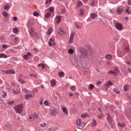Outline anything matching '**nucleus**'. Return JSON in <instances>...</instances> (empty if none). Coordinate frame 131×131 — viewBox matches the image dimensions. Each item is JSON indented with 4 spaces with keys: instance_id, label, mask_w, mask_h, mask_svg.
Instances as JSON below:
<instances>
[{
    "instance_id": "nucleus-52",
    "label": "nucleus",
    "mask_w": 131,
    "mask_h": 131,
    "mask_svg": "<svg viewBox=\"0 0 131 131\" xmlns=\"http://www.w3.org/2000/svg\"><path fill=\"white\" fill-rule=\"evenodd\" d=\"M74 25L76 27V28H77L78 29H79V26H78V25H77V23H74Z\"/></svg>"
},
{
    "instance_id": "nucleus-56",
    "label": "nucleus",
    "mask_w": 131,
    "mask_h": 131,
    "mask_svg": "<svg viewBox=\"0 0 131 131\" xmlns=\"http://www.w3.org/2000/svg\"><path fill=\"white\" fill-rule=\"evenodd\" d=\"M75 63H76V64L75 65V66H77V67H78L79 66V63L78 62V61H75Z\"/></svg>"
},
{
    "instance_id": "nucleus-28",
    "label": "nucleus",
    "mask_w": 131,
    "mask_h": 131,
    "mask_svg": "<svg viewBox=\"0 0 131 131\" xmlns=\"http://www.w3.org/2000/svg\"><path fill=\"white\" fill-rule=\"evenodd\" d=\"M7 96H8V94L7 93V92H5V91H3L2 92V98H6V97H7Z\"/></svg>"
},
{
    "instance_id": "nucleus-12",
    "label": "nucleus",
    "mask_w": 131,
    "mask_h": 131,
    "mask_svg": "<svg viewBox=\"0 0 131 131\" xmlns=\"http://www.w3.org/2000/svg\"><path fill=\"white\" fill-rule=\"evenodd\" d=\"M32 97H33V96L32 95V94H30V93H27L25 95V98L26 99V100L30 99V98H32Z\"/></svg>"
},
{
    "instance_id": "nucleus-47",
    "label": "nucleus",
    "mask_w": 131,
    "mask_h": 131,
    "mask_svg": "<svg viewBox=\"0 0 131 131\" xmlns=\"http://www.w3.org/2000/svg\"><path fill=\"white\" fill-rule=\"evenodd\" d=\"M79 14L81 16H82L84 14V12H83V9H80Z\"/></svg>"
},
{
    "instance_id": "nucleus-24",
    "label": "nucleus",
    "mask_w": 131,
    "mask_h": 131,
    "mask_svg": "<svg viewBox=\"0 0 131 131\" xmlns=\"http://www.w3.org/2000/svg\"><path fill=\"white\" fill-rule=\"evenodd\" d=\"M0 58H4L5 59H6L8 58V55H6L5 53H1Z\"/></svg>"
},
{
    "instance_id": "nucleus-40",
    "label": "nucleus",
    "mask_w": 131,
    "mask_h": 131,
    "mask_svg": "<svg viewBox=\"0 0 131 131\" xmlns=\"http://www.w3.org/2000/svg\"><path fill=\"white\" fill-rule=\"evenodd\" d=\"M118 125L120 127H124V126H125V125H124V123H118Z\"/></svg>"
},
{
    "instance_id": "nucleus-39",
    "label": "nucleus",
    "mask_w": 131,
    "mask_h": 131,
    "mask_svg": "<svg viewBox=\"0 0 131 131\" xmlns=\"http://www.w3.org/2000/svg\"><path fill=\"white\" fill-rule=\"evenodd\" d=\"M60 77H62V76H64L65 75V73H64V72H60L58 73Z\"/></svg>"
},
{
    "instance_id": "nucleus-26",
    "label": "nucleus",
    "mask_w": 131,
    "mask_h": 131,
    "mask_svg": "<svg viewBox=\"0 0 131 131\" xmlns=\"http://www.w3.org/2000/svg\"><path fill=\"white\" fill-rule=\"evenodd\" d=\"M117 12L118 14H122V12H123V9L118 8Z\"/></svg>"
},
{
    "instance_id": "nucleus-4",
    "label": "nucleus",
    "mask_w": 131,
    "mask_h": 131,
    "mask_svg": "<svg viewBox=\"0 0 131 131\" xmlns=\"http://www.w3.org/2000/svg\"><path fill=\"white\" fill-rule=\"evenodd\" d=\"M115 27L118 29V30L121 31L122 29H123V27L122 26V24L121 23H116L115 24Z\"/></svg>"
},
{
    "instance_id": "nucleus-61",
    "label": "nucleus",
    "mask_w": 131,
    "mask_h": 131,
    "mask_svg": "<svg viewBox=\"0 0 131 131\" xmlns=\"http://www.w3.org/2000/svg\"><path fill=\"white\" fill-rule=\"evenodd\" d=\"M14 40H15V41H18V40H19V38L18 37H15L14 38Z\"/></svg>"
},
{
    "instance_id": "nucleus-49",
    "label": "nucleus",
    "mask_w": 131,
    "mask_h": 131,
    "mask_svg": "<svg viewBox=\"0 0 131 131\" xmlns=\"http://www.w3.org/2000/svg\"><path fill=\"white\" fill-rule=\"evenodd\" d=\"M49 10L50 12H54L55 8L53 7H51L49 8Z\"/></svg>"
},
{
    "instance_id": "nucleus-43",
    "label": "nucleus",
    "mask_w": 131,
    "mask_h": 131,
    "mask_svg": "<svg viewBox=\"0 0 131 131\" xmlns=\"http://www.w3.org/2000/svg\"><path fill=\"white\" fill-rule=\"evenodd\" d=\"M50 16H51V13L50 12L47 13L46 14H45V18L46 19H48V18H49V17H50Z\"/></svg>"
},
{
    "instance_id": "nucleus-48",
    "label": "nucleus",
    "mask_w": 131,
    "mask_h": 131,
    "mask_svg": "<svg viewBox=\"0 0 131 131\" xmlns=\"http://www.w3.org/2000/svg\"><path fill=\"white\" fill-rule=\"evenodd\" d=\"M44 105H45V106H49L50 105V103H49V101L45 100L44 101Z\"/></svg>"
},
{
    "instance_id": "nucleus-21",
    "label": "nucleus",
    "mask_w": 131,
    "mask_h": 131,
    "mask_svg": "<svg viewBox=\"0 0 131 131\" xmlns=\"http://www.w3.org/2000/svg\"><path fill=\"white\" fill-rule=\"evenodd\" d=\"M90 16H91V18H92V19H96V18L97 17V14H96V13H92L90 14Z\"/></svg>"
},
{
    "instance_id": "nucleus-32",
    "label": "nucleus",
    "mask_w": 131,
    "mask_h": 131,
    "mask_svg": "<svg viewBox=\"0 0 131 131\" xmlns=\"http://www.w3.org/2000/svg\"><path fill=\"white\" fill-rule=\"evenodd\" d=\"M82 5H83V3H82V2L81 1H78L77 4V6L78 7H80L81 6H82Z\"/></svg>"
},
{
    "instance_id": "nucleus-60",
    "label": "nucleus",
    "mask_w": 131,
    "mask_h": 131,
    "mask_svg": "<svg viewBox=\"0 0 131 131\" xmlns=\"http://www.w3.org/2000/svg\"><path fill=\"white\" fill-rule=\"evenodd\" d=\"M99 23H104V22L103 21V19H102V18L99 19Z\"/></svg>"
},
{
    "instance_id": "nucleus-10",
    "label": "nucleus",
    "mask_w": 131,
    "mask_h": 131,
    "mask_svg": "<svg viewBox=\"0 0 131 131\" xmlns=\"http://www.w3.org/2000/svg\"><path fill=\"white\" fill-rule=\"evenodd\" d=\"M74 37V33H71V35L70 36V39L69 40V43H72L73 42V38Z\"/></svg>"
},
{
    "instance_id": "nucleus-34",
    "label": "nucleus",
    "mask_w": 131,
    "mask_h": 131,
    "mask_svg": "<svg viewBox=\"0 0 131 131\" xmlns=\"http://www.w3.org/2000/svg\"><path fill=\"white\" fill-rule=\"evenodd\" d=\"M107 121L109 122V123H112V118L110 116H108L107 118Z\"/></svg>"
},
{
    "instance_id": "nucleus-51",
    "label": "nucleus",
    "mask_w": 131,
    "mask_h": 131,
    "mask_svg": "<svg viewBox=\"0 0 131 131\" xmlns=\"http://www.w3.org/2000/svg\"><path fill=\"white\" fill-rule=\"evenodd\" d=\"M114 91L115 93H117V94H119V93H120V91H119V90H118V89H114Z\"/></svg>"
},
{
    "instance_id": "nucleus-46",
    "label": "nucleus",
    "mask_w": 131,
    "mask_h": 131,
    "mask_svg": "<svg viewBox=\"0 0 131 131\" xmlns=\"http://www.w3.org/2000/svg\"><path fill=\"white\" fill-rule=\"evenodd\" d=\"M71 91H76V87L74 85H72L71 86Z\"/></svg>"
},
{
    "instance_id": "nucleus-33",
    "label": "nucleus",
    "mask_w": 131,
    "mask_h": 131,
    "mask_svg": "<svg viewBox=\"0 0 131 131\" xmlns=\"http://www.w3.org/2000/svg\"><path fill=\"white\" fill-rule=\"evenodd\" d=\"M4 10H6V11H8V10L10 9V6L8 5H6L4 7Z\"/></svg>"
},
{
    "instance_id": "nucleus-16",
    "label": "nucleus",
    "mask_w": 131,
    "mask_h": 131,
    "mask_svg": "<svg viewBox=\"0 0 131 131\" xmlns=\"http://www.w3.org/2000/svg\"><path fill=\"white\" fill-rule=\"evenodd\" d=\"M81 125L79 126V129H82V128H83V127H84L85 126V125H86V122H83V123H81Z\"/></svg>"
},
{
    "instance_id": "nucleus-17",
    "label": "nucleus",
    "mask_w": 131,
    "mask_h": 131,
    "mask_svg": "<svg viewBox=\"0 0 131 131\" xmlns=\"http://www.w3.org/2000/svg\"><path fill=\"white\" fill-rule=\"evenodd\" d=\"M51 113L52 116H56V115H57V113H58V112L55 110H52L51 111Z\"/></svg>"
},
{
    "instance_id": "nucleus-30",
    "label": "nucleus",
    "mask_w": 131,
    "mask_h": 131,
    "mask_svg": "<svg viewBox=\"0 0 131 131\" xmlns=\"http://www.w3.org/2000/svg\"><path fill=\"white\" fill-rule=\"evenodd\" d=\"M82 118H86V117H89V114L88 113H84L81 115Z\"/></svg>"
},
{
    "instance_id": "nucleus-14",
    "label": "nucleus",
    "mask_w": 131,
    "mask_h": 131,
    "mask_svg": "<svg viewBox=\"0 0 131 131\" xmlns=\"http://www.w3.org/2000/svg\"><path fill=\"white\" fill-rule=\"evenodd\" d=\"M61 109L65 115H68V110H67V107L63 106L61 107Z\"/></svg>"
},
{
    "instance_id": "nucleus-23",
    "label": "nucleus",
    "mask_w": 131,
    "mask_h": 131,
    "mask_svg": "<svg viewBox=\"0 0 131 131\" xmlns=\"http://www.w3.org/2000/svg\"><path fill=\"white\" fill-rule=\"evenodd\" d=\"M76 123L77 124V128H79V125H81L80 124H81V121L80 120V119H78L77 120Z\"/></svg>"
},
{
    "instance_id": "nucleus-2",
    "label": "nucleus",
    "mask_w": 131,
    "mask_h": 131,
    "mask_svg": "<svg viewBox=\"0 0 131 131\" xmlns=\"http://www.w3.org/2000/svg\"><path fill=\"white\" fill-rule=\"evenodd\" d=\"M38 118V114L37 113H34V114H31L29 116V118L28 119V121L31 122V121H33L35 118Z\"/></svg>"
},
{
    "instance_id": "nucleus-38",
    "label": "nucleus",
    "mask_w": 131,
    "mask_h": 131,
    "mask_svg": "<svg viewBox=\"0 0 131 131\" xmlns=\"http://www.w3.org/2000/svg\"><path fill=\"white\" fill-rule=\"evenodd\" d=\"M15 103V101L14 100H11L7 102L8 105H13Z\"/></svg>"
},
{
    "instance_id": "nucleus-37",
    "label": "nucleus",
    "mask_w": 131,
    "mask_h": 131,
    "mask_svg": "<svg viewBox=\"0 0 131 131\" xmlns=\"http://www.w3.org/2000/svg\"><path fill=\"white\" fill-rule=\"evenodd\" d=\"M124 91H125V92H127V91H128V85H127V84L124 85Z\"/></svg>"
},
{
    "instance_id": "nucleus-7",
    "label": "nucleus",
    "mask_w": 131,
    "mask_h": 131,
    "mask_svg": "<svg viewBox=\"0 0 131 131\" xmlns=\"http://www.w3.org/2000/svg\"><path fill=\"white\" fill-rule=\"evenodd\" d=\"M55 39L54 38H51L49 39L48 41V45L49 47H52V46H55Z\"/></svg>"
},
{
    "instance_id": "nucleus-19",
    "label": "nucleus",
    "mask_w": 131,
    "mask_h": 131,
    "mask_svg": "<svg viewBox=\"0 0 131 131\" xmlns=\"http://www.w3.org/2000/svg\"><path fill=\"white\" fill-rule=\"evenodd\" d=\"M56 23H57V24H59V23L60 22H61V19L62 18V16H57L56 17Z\"/></svg>"
},
{
    "instance_id": "nucleus-45",
    "label": "nucleus",
    "mask_w": 131,
    "mask_h": 131,
    "mask_svg": "<svg viewBox=\"0 0 131 131\" xmlns=\"http://www.w3.org/2000/svg\"><path fill=\"white\" fill-rule=\"evenodd\" d=\"M74 52V50H73V49H69V50H68V53H69V54H73Z\"/></svg>"
},
{
    "instance_id": "nucleus-64",
    "label": "nucleus",
    "mask_w": 131,
    "mask_h": 131,
    "mask_svg": "<svg viewBox=\"0 0 131 131\" xmlns=\"http://www.w3.org/2000/svg\"><path fill=\"white\" fill-rule=\"evenodd\" d=\"M69 96L70 97H72V96H73V93H69Z\"/></svg>"
},
{
    "instance_id": "nucleus-25",
    "label": "nucleus",
    "mask_w": 131,
    "mask_h": 131,
    "mask_svg": "<svg viewBox=\"0 0 131 131\" xmlns=\"http://www.w3.org/2000/svg\"><path fill=\"white\" fill-rule=\"evenodd\" d=\"M51 86H55L56 85V80H51Z\"/></svg>"
},
{
    "instance_id": "nucleus-31",
    "label": "nucleus",
    "mask_w": 131,
    "mask_h": 131,
    "mask_svg": "<svg viewBox=\"0 0 131 131\" xmlns=\"http://www.w3.org/2000/svg\"><path fill=\"white\" fill-rule=\"evenodd\" d=\"M105 57L106 58V59H108V60H111V59H112V55L110 54H106L105 55Z\"/></svg>"
},
{
    "instance_id": "nucleus-6",
    "label": "nucleus",
    "mask_w": 131,
    "mask_h": 131,
    "mask_svg": "<svg viewBox=\"0 0 131 131\" xmlns=\"http://www.w3.org/2000/svg\"><path fill=\"white\" fill-rule=\"evenodd\" d=\"M88 57V51L83 50L81 52V58H87Z\"/></svg>"
},
{
    "instance_id": "nucleus-59",
    "label": "nucleus",
    "mask_w": 131,
    "mask_h": 131,
    "mask_svg": "<svg viewBox=\"0 0 131 131\" xmlns=\"http://www.w3.org/2000/svg\"><path fill=\"white\" fill-rule=\"evenodd\" d=\"M82 1L84 4H88V3H89V0H82Z\"/></svg>"
},
{
    "instance_id": "nucleus-35",
    "label": "nucleus",
    "mask_w": 131,
    "mask_h": 131,
    "mask_svg": "<svg viewBox=\"0 0 131 131\" xmlns=\"http://www.w3.org/2000/svg\"><path fill=\"white\" fill-rule=\"evenodd\" d=\"M38 66L39 67H41L42 68V69H45V68H46V66L45 64H43V63H39L38 64Z\"/></svg>"
},
{
    "instance_id": "nucleus-62",
    "label": "nucleus",
    "mask_w": 131,
    "mask_h": 131,
    "mask_svg": "<svg viewBox=\"0 0 131 131\" xmlns=\"http://www.w3.org/2000/svg\"><path fill=\"white\" fill-rule=\"evenodd\" d=\"M17 18L16 16L13 17V20L14 21H17Z\"/></svg>"
},
{
    "instance_id": "nucleus-53",
    "label": "nucleus",
    "mask_w": 131,
    "mask_h": 131,
    "mask_svg": "<svg viewBox=\"0 0 131 131\" xmlns=\"http://www.w3.org/2000/svg\"><path fill=\"white\" fill-rule=\"evenodd\" d=\"M47 131H56V129L54 128H50L47 129Z\"/></svg>"
},
{
    "instance_id": "nucleus-9",
    "label": "nucleus",
    "mask_w": 131,
    "mask_h": 131,
    "mask_svg": "<svg viewBox=\"0 0 131 131\" xmlns=\"http://www.w3.org/2000/svg\"><path fill=\"white\" fill-rule=\"evenodd\" d=\"M114 73L115 75H121L120 74V71H119V69L118 67H115L114 69Z\"/></svg>"
},
{
    "instance_id": "nucleus-55",
    "label": "nucleus",
    "mask_w": 131,
    "mask_h": 131,
    "mask_svg": "<svg viewBox=\"0 0 131 131\" xmlns=\"http://www.w3.org/2000/svg\"><path fill=\"white\" fill-rule=\"evenodd\" d=\"M127 3L128 6H131V0H127Z\"/></svg>"
},
{
    "instance_id": "nucleus-41",
    "label": "nucleus",
    "mask_w": 131,
    "mask_h": 131,
    "mask_svg": "<svg viewBox=\"0 0 131 131\" xmlns=\"http://www.w3.org/2000/svg\"><path fill=\"white\" fill-rule=\"evenodd\" d=\"M40 126H41V127H46L47 126V123H42L40 124Z\"/></svg>"
},
{
    "instance_id": "nucleus-42",
    "label": "nucleus",
    "mask_w": 131,
    "mask_h": 131,
    "mask_svg": "<svg viewBox=\"0 0 131 131\" xmlns=\"http://www.w3.org/2000/svg\"><path fill=\"white\" fill-rule=\"evenodd\" d=\"M110 85H113V83H112L111 81H108L106 83V86H109Z\"/></svg>"
},
{
    "instance_id": "nucleus-18",
    "label": "nucleus",
    "mask_w": 131,
    "mask_h": 131,
    "mask_svg": "<svg viewBox=\"0 0 131 131\" xmlns=\"http://www.w3.org/2000/svg\"><path fill=\"white\" fill-rule=\"evenodd\" d=\"M5 73H6V74H15L16 72L13 70H8L6 71Z\"/></svg>"
},
{
    "instance_id": "nucleus-29",
    "label": "nucleus",
    "mask_w": 131,
    "mask_h": 131,
    "mask_svg": "<svg viewBox=\"0 0 131 131\" xmlns=\"http://www.w3.org/2000/svg\"><path fill=\"white\" fill-rule=\"evenodd\" d=\"M89 4L92 7H94L95 6V0H90Z\"/></svg>"
},
{
    "instance_id": "nucleus-11",
    "label": "nucleus",
    "mask_w": 131,
    "mask_h": 131,
    "mask_svg": "<svg viewBox=\"0 0 131 131\" xmlns=\"http://www.w3.org/2000/svg\"><path fill=\"white\" fill-rule=\"evenodd\" d=\"M32 54L30 52H27V53L24 55V58L25 60H29V58H30V56H31Z\"/></svg>"
},
{
    "instance_id": "nucleus-36",
    "label": "nucleus",
    "mask_w": 131,
    "mask_h": 131,
    "mask_svg": "<svg viewBox=\"0 0 131 131\" xmlns=\"http://www.w3.org/2000/svg\"><path fill=\"white\" fill-rule=\"evenodd\" d=\"M19 32V30H18V28H14L13 29V33H15V34H17L18 32Z\"/></svg>"
},
{
    "instance_id": "nucleus-5",
    "label": "nucleus",
    "mask_w": 131,
    "mask_h": 131,
    "mask_svg": "<svg viewBox=\"0 0 131 131\" xmlns=\"http://www.w3.org/2000/svg\"><path fill=\"white\" fill-rule=\"evenodd\" d=\"M57 33L58 35H63L65 34V32L63 30L62 28L59 27L58 30L57 31Z\"/></svg>"
},
{
    "instance_id": "nucleus-3",
    "label": "nucleus",
    "mask_w": 131,
    "mask_h": 131,
    "mask_svg": "<svg viewBox=\"0 0 131 131\" xmlns=\"http://www.w3.org/2000/svg\"><path fill=\"white\" fill-rule=\"evenodd\" d=\"M15 110L16 113L20 114L22 113V112L23 111V106L21 104L15 106Z\"/></svg>"
},
{
    "instance_id": "nucleus-22",
    "label": "nucleus",
    "mask_w": 131,
    "mask_h": 131,
    "mask_svg": "<svg viewBox=\"0 0 131 131\" xmlns=\"http://www.w3.org/2000/svg\"><path fill=\"white\" fill-rule=\"evenodd\" d=\"M2 15L3 16H4V17H8L9 16V13H8V12H7V11H4L2 12Z\"/></svg>"
},
{
    "instance_id": "nucleus-54",
    "label": "nucleus",
    "mask_w": 131,
    "mask_h": 131,
    "mask_svg": "<svg viewBox=\"0 0 131 131\" xmlns=\"http://www.w3.org/2000/svg\"><path fill=\"white\" fill-rule=\"evenodd\" d=\"M2 48H3V49H8V48H9V47L7 46V45H3L2 46Z\"/></svg>"
},
{
    "instance_id": "nucleus-50",
    "label": "nucleus",
    "mask_w": 131,
    "mask_h": 131,
    "mask_svg": "<svg viewBox=\"0 0 131 131\" xmlns=\"http://www.w3.org/2000/svg\"><path fill=\"white\" fill-rule=\"evenodd\" d=\"M126 13H127L128 14H130L131 11L129 9H126L125 10Z\"/></svg>"
},
{
    "instance_id": "nucleus-8",
    "label": "nucleus",
    "mask_w": 131,
    "mask_h": 131,
    "mask_svg": "<svg viewBox=\"0 0 131 131\" xmlns=\"http://www.w3.org/2000/svg\"><path fill=\"white\" fill-rule=\"evenodd\" d=\"M12 93L14 95H18V94H20V88L17 87V88H13Z\"/></svg>"
},
{
    "instance_id": "nucleus-63",
    "label": "nucleus",
    "mask_w": 131,
    "mask_h": 131,
    "mask_svg": "<svg viewBox=\"0 0 131 131\" xmlns=\"http://www.w3.org/2000/svg\"><path fill=\"white\" fill-rule=\"evenodd\" d=\"M83 91H84L85 92H86V91H88V88L84 87L83 88Z\"/></svg>"
},
{
    "instance_id": "nucleus-20",
    "label": "nucleus",
    "mask_w": 131,
    "mask_h": 131,
    "mask_svg": "<svg viewBox=\"0 0 131 131\" xmlns=\"http://www.w3.org/2000/svg\"><path fill=\"white\" fill-rule=\"evenodd\" d=\"M92 126L93 127H96V126H97V121H96L95 119L92 120Z\"/></svg>"
},
{
    "instance_id": "nucleus-57",
    "label": "nucleus",
    "mask_w": 131,
    "mask_h": 131,
    "mask_svg": "<svg viewBox=\"0 0 131 131\" xmlns=\"http://www.w3.org/2000/svg\"><path fill=\"white\" fill-rule=\"evenodd\" d=\"M38 15V13H37V12H34L33 13V16H35V17H36V16H37Z\"/></svg>"
},
{
    "instance_id": "nucleus-13",
    "label": "nucleus",
    "mask_w": 131,
    "mask_h": 131,
    "mask_svg": "<svg viewBox=\"0 0 131 131\" xmlns=\"http://www.w3.org/2000/svg\"><path fill=\"white\" fill-rule=\"evenodd\" d=\"M17 80V81L19 82V83H21V84H23L25 83V81H24V80L22 79V78H21V76H19Z\"/></svg>"
},
{
    "instance_id": "nucleus-15",
    "label": "nucleus",
    "mask_w": 131,
    "mask_h": 131,
    "mask_svg": "<svg viewBox=\"0 0 131 131\" xmlns=\"http://www.w3.org/2000/svg\"><path fill=\"white\" fill-rule=\"evenodd\" d=\"M53 28L50 27L48 29V31H47V34H48V35H51V34H52V32H53Z\"/></svg>"
},
{
    "instance_id": "nucleus-27",
    "label": "nucleus",
    "mask_w": 131,
    "mask_h": 131,
    "mask_svg": "<svg viewBox=\"0 0 131 131\" xmlns=\"http://www.w3.org/2000/svg\"><path fill=\"white\" fill-rule=\"evenodd\" d=\"M95 88V85L93 84H90L89 86L88 87V89L90 90V91H92L93 89Z\"/></svg>"
},
{
    "instance_id": "nucleus-58",
    "label": "nucleus",
    "mask_w": 131,
    "mask_h": 131,
    "mask_svg": "<svg viewBox=\"0 0 131 131\" xmlns=\"http://www.w3.org/2000/svg\"><path fill=\"white\" fill-rule=\"evenodd\" d=\"M102 117H103V114H100V115L98 116L99 119H101Z\"/></svg>"
},
{
    "instance_id": "nucleus-44",
    "label": "nucleus",
    "mask_w": 131,
    "mask_h": 131,
    "mask_svg": "<svg viewBox=\"0 0 131 131\" xmlns=\"http://www.w3.org/2000/svg\"><path fill=\"white\" fill-rule=\"evenodd\" d=\"M108 74L111 75H115V73H114V71H108Z\"/></svg>"
},
{
    "instance_id": "nucleus-1",
    "label": "nucleus",
    "mask_w": 131,
    "mask_h": 131,
    "mask_svg": "<svg viewBox=\"0 0 131 131\" xmlns=\"http://www.w3.org/2000/svg\"><path fill=\"white\" fill-rule=\"evenodd\" d=\"M34 23L31 20H28L27 24V25L28 27V31L31 36L34 37L37 36V33L34 31V28L32 27L33 25H34Z\"/></svg>"
}]
</instances>
